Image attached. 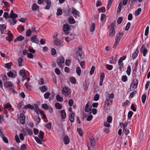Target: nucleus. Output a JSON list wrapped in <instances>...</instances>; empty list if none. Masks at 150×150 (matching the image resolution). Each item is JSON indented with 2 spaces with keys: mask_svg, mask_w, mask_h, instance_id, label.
Returning <instances> with one entry per match:
<instances>
[{
  "mask_svg": "<svg viewBox=\"0 0 150 150\" xmlns=\"http://www.w3.org/2000/svg\"><path fill=\"white\" fill-rule=\"evenodd\" d=\"M146 94H144L142 97V103L144 104L145 103V100L146 99Z\"/></svg>",
  "mask_w": 150,
  "mask_h": 150,
  "instance_id": "f704fd0d",
  "label": "nucleus"
},
{
  "mask_svg": "<svg viewBox=\"0 0 150 150\" xmlns=\"http://www.w3.org/2000/svg\"><path fill=\"white\" fill-rule=\"evenodd\" d=\"M141 9L140 8H138L137 10L135 11V15L136 16L139 15L140 13Z\"/></svg>",
  "mask_w": 150,
  "mask_h": 150,
  "instance_id": "a18cd8bd",
  "label": "nucleus"
},
{
  "mask_svg": "<svg viewBox=\"0 0 150 150\" xmlns=\"http://www.w3.org/2000/svg\"><path fill=\"white\" fill-rule=\"evenodd\" d=\"M122 2L120 1L119 3L118 6V7L117 12V13H120L122 9Z\"/></svg>",
  "mask_w": 150,
  "mask_h": 150,
  "instance_id": "e433bc0d",
  "label": "nucleus"
},
{
  "mask_svg": "<svg viewBox=\"0 0 150 150\" xmlns=\"http://www.w3.org/2000/svg\"><path fill=\"white\" fill-rule=\"evenodd\" d=\"M39 8V6L35 4H33L32 5V9L33 11H36L38 10Z\"/></svg>",
  "mask_w": 150,
  "mask_h": 150,
  "instance_id": "bb28decb",
  "label": "nucleus"
},
{
  "mask_svg": "<svg viewBox=\"0 0 150 150\" xmlns=\"http://www.w3.org/2000/svg\"><path fill=\"white\" fill-rule=\"evenodd\" d=\"M24 39V37L22 36H19L17 38V41H20Z\"/></svg>",
  "mask_w": 150,
  "mask_h": 150,
  "instance_id": "69168bd1",
  "label": "nucleus"
},
{
  "mask_svg": "<svg viewBox=\"0 0 150 150\" xmlns=\"http://www.w3.org/2000/svg\"><path fill=\"white\" fill-rule=\"evenodd\" d=\"M123 132H124L126 135H128L129 133V130L127 129H123Z\"/></svg>",
  "mask_w": 150,
  "mask_h": 150,
  "instance_id": "de8ad7c7",
  "label": "nucleus"
},
{
  "mask_svg": "<svg viewBox=\"0 0 150 150\" xmlns=\"http://www.w3.org/2000/svg\"><path fill=\"white\" fill-rule=\"evenodd\" d=\"M12 83L11 82H5L4 84V86L5 87H9L12 84Z\"/></svg>",
  "mask_w": 150,
  "mask_h": 150,
  "instance_id": "a878e982",
  "label": "nucleus"
},
{
  "mask_svg": "<svg viewBox=\"0 0 150 150\" xmlns=\"http://www.w3.org/2000/svg\"><path fill=\"white\" fill-rule=\"evenodd\" d=\"M70 81L72 84H75L76 83L75 79L73 77H71L69 78Z\"/></svg>",
  "mask_w": 150,
  "mask_h": 150,
  "instance_id": "c9c22d12",
  "label": "nucleus"
},
{
  "mask_svg": "<svg viewBox=\"0 0 150 150\" xmlns=\"http://www.w3.org/2000/svg\"><path fill=\"white\" fill-rule=\"evenodd\" d=\"M115 29L114 28H111L109 35V37H112L115 35Z\"/></svg>",
  "mask_w": 150,
  "mask_h": 150,
  "instance_id": "dca6fc26",
  "label": "nucleus"
},
{
  "mask_svg": "<svg viewBox=\"0 0 150 150\" xmlns=\"http://www.w3.org/2000/svg\"><path fill=\"white\" fill-rule=\"evenodd\" d=\"M123 20L122 18L121 17H120L117 20V23L118 24H120L122 22Z\"/></svg>",
  "mask_w": 150,
  "mask_h": 150,
  "instance_id": "052dcab7",
  "label": "nucleus"
},
{
  "mask_svg": "<svg viewBox=\"0 0 150 150\" xmlns=\"http://www.w3.org/2000/svg\"><path fill=\"white\" fill-rule=\"evenodd\" d=\"M4 107L5 109H9L11 107V105L9 103H7V104H5L4 105Z\"/></svg>",
  "mask_w": 150,
  "mask_h": 150,
  "instance_id": "49530a36",
  "label": "nucleus"
},
{
  "mask_svg": "<svg viewBox=\"0 0 150 150\" xmlns=\"http://www.w3.org/2000/svg\"><path fill=\"white\" fill-rule=\"evenodd\" d=\"M54 44L57 46H59L61 44L60 40L57 38H56L54 40Z\"/></svg>",
  "mask_w": 150,
  "mask_h": 150,
  "instance_id": "b1692460",
  "label": "nucleus"
},
{
  "mask_svg": "<svg viewBox=\"0 0 150 150\" xmlns=\"http://www.w3.org/2000/svg\"><path fill=\"white\" fill-rule=\"evenodd\" d=\"M55 108L58 109H61L62 108V105L59 103H56L55 104Z\"/></svg>",
  "mask_w": 150,
  "mask_h": 150,
  "instance_id": "cd10ccee",
  "label": "nucleus"
},
{
  "mask_svg": "<svg viewBox=\"0 0 150 150\" xmlns=\"http://www.w3.org/2000/svg\"><path fill=\"white\" fill-rule=\"evenodd\" d=\"M4 17L6 19H7L10 18V15L8 12H4Z\"/></svg>",
  "mask_w": 150,
  "mask_h": 150,
  "instance_id": "c03bdc74",
  "label": "nucleus"
},
{
  "mask_svg": "<svg viewBox=\"0 0 150 150\" xmlns=\"http://www.w3.org/2000/svg\"><path fill=\"white\" fill-rule=\"evenodd\" d=\"M99 95L98 94H96L94 96L93 99L95 101H97L99 100Z\"/></svg>",
  "mask_w": 150,
  "mask_h": 150,
  "instance_id": "5fc2aeb1",
  "label": "nucleus"
},
{
  "mask_svg": "<svg viewBox=\"0 0 150 150\" xmlns=\"http://www.w3.org/2000/svg\"><path fill=\"white\" fill-rule=\"evenodd\" d=\"M141 52L143 53V55L145 56L147 52V50L145 47L142 46L140 49Z\"/></svg>",
  "mask_w": 150,
  "mask_h": 150,
  "instance_id": "9b49d317",
  "label": "nucleus"
},
{
  "mask_svg": "<svg viewBox=\"0 0 150 150\" xmlns=\"http://www.w3.org/2000/svg\"><path fill=\"white\" fill-rule=\"evenodd\" d=\"M42 107L45 110H47L49 109V107L48 105L46 103H44L42 104Z\"/></svg>",
  "mask_w": 150,
  "mask_h": 150,
  "instance_id": "8fccbe9b",
  "label": "nucleus"
},
{
  "mask_svg": "<svg viewBox=\"0 0 150 150\" xmlns=\"http://www.w3.org/2000/svg\"><path fill=\"white\" fill-rule=\"evenodd\" d=\"M63 30L65 33L68 34L69 33L70 28L68 24H65L63 25Z\"/></svg>",
  "mask_w": 150,
  "mask_h": 150,
  "instance_id": "39448f33",
  "label": "nucleus"
},
{
  "mask_svg": "<svg viewBox=\"0 0 150 150\" xmlns=\"http://www.w3.org/2000/svg\"><path fill=\"white\" fill-rule=\"evenodd\" d=\"M31 40L32 42L36 43H38V41L37 40V39L36 38V35L31 37Z\"/></svg>",
  "mask_w": 150,
  "mask_h": 150,
  "instance_id": "5701e85b",
  "label": "nucleus"
},
{
  "mask_svg": "<svg viewBox=\"0 0 150 150\" xmlns=\"http://www.w3.org/2000/svg\"><path fill=\"white\" fill-rule=\"evenodd\" d=\"M26 149V145L25 144H22L21 147V150H25Z\"/></svg>",
  "mask_w": 150,
  "mask_h": 150,
  "instance_id": "774afa93",
  "label": "nucleus"
},
{
  "mask_svg": "<svg viewBox=\"0 0 150 150\" xmlns=\"http://www.w3.org/2000/svg\"><path fill=\"white\" fill-rule=\"evenodd\" d=\"M90 142L92 146H95V145L96 142L94 138L92 137L90 138Z\"/></svg>",
  "mask_w": 150,
  "mask_h": 150,
  "instance_id": "7c9ffc66",
  "label": "nucleus"
},
{
  "mask_svg": "<svg viewBox=\"0 0 150 150\" xmlns=\"http://www.w3.org/2000/svg\"><path fill=\"white\" fill-rule=\"evenodd\" d=\"M41 91L42 92H44L47 90V87L45 86H43L41 87L40 88Z\"/></svg>",
  "mask_w": 150,
  "mask_h": 150,
  "instance_id": "c85d7f7f",
  "label": "nucleus"
},
{
  "mask_svg": "<svg viewBox=\"0 0 150 150\" xmlns=\"http://www.w3.org/2000/svg\"><path fill=\"white\" fill-rule=\"evenodd\" d=\"M23 59L21 57L18 59V64L19 66L20 67H21L23 66L21 64V63L23 61Z\"/></svg>",
  "mask_w": 150,
  "mask_h": 150,
  "instance_id": "09e8293b",
  "label": "nucleus"
},
{
  "mask_svg": "<svg viewBox=\"0 0 150 150\" xmlns=\"http://www.w3.org/2000/svg\"><path fill=\"white\" fill-rule=\"evenodd\" d=\"M114 97V94L113 93L109 94L108 95V97L106 98V100L110 101V104H112V100H111V99H112Z\"/></svg>",
  "mask_w": 150,
  "mask_h": 150,
  "instance_id": "1a4fd4ad",
  "label": "nucleus"
},
{
  "mask_svg": "<svg viewBox=\"0 0 150 150\" xmlns=\"http://www.w3.org/2000/svg\"><path fill=\"white\" fill-rule=\"evenodd\" d=\"M120 60H119L118 61V64L119 66V69L120 71H122L124 68L123 63L120 61Z\"/></svg>",
  "mask_w": 150,
  "mask_h": 150,
  "instance_id": "2eb2a0df",
  "label": "nucleus"
},
{
  "mask_svg": "<svg viewBox=\"0 0 150 150\" xmlns=\"http://www.w3.org/2000/svg\"><path fill=\"white\" fill-rule=\"evenodd\" d=\"M137 92V91H134L132 92L130 95L129 96L131 98H133L134 96V95Z\"/></svg>",
  "mask_w": 150,
  "mask_h": 150,
  "instance_id": "338daca9",
  "label": "nucleus"
},
{
  "mask_svg": "<svg viewBox=\"0 0 150 150\" xmlns=\"http://www.w3.org/2000/svg\"><path fill=\"white\" fill-rule=\"evenodd\" d=\"M44 133L42 131H40L39 134V137L40 139H42L44 137Z\"/></svg>",
  "mask_w": 150,
  "mask_h": 150,
  "instance_id": "37998d69",
  "label": "nucleus"
},
{
  "mask_svg": "<svg viewBox=\"0 0 150 150\" xmlns=\"http://www.w3.org/2000/svg\"><path fill=\"white\" fill-rule=\"evenodd\" d=\"M10 15V18H12L14 19L18 17V15L17 14L13 13V10H11V11Z\"/></svg>",
  "mask_w": 150,
  "mask_h": 150,
  "instance_id": "6ab92c4d",
  "label": "nucleus"
},
{
  "mask_svg": "<svg viewBox=\"0 0 150 150\" xmlns=\"http://www.w3.org/2000/svg\"><path fill=\"white\" fill-rule=\"evenodd\" d=\"M123 35V34L122 33L120 32L117 34L115 38V42L113 45V48H116L121 38H122Z\"/></svg>",
  "mask_w": 150,
  "mask_h": 150,
  "instance_id": "7ed1b4c3",
  "label": "nucleus"
},
{
  "mask_svg": "<svg viewBox=\"0 0 150 150\" xmlns=\"http://www.w3.org/2000/svg\"><path fill=\"white\" fill-rule=\"evenodd\" d=\"M105 77L104 73L103 72L100 75V81L99 83V85L101 86L103 84V80Z\"/></svg>",
  "mask_w": 150,
  "mask_h": 150,
  "instance_id": "4468645a",
  "label": "nucleus"
},
{
  "mask_svg": "<svg viewBox=\"0 0 150 150\" xmlns=\"http://www.w3.org/2000/svg\"><path fill=\"white\" fill-rule=\"evenodd\" d=\"M77 131L80 136L83 135L82 131L81 128H77Z\"/></svg>",
  "mask_w": 150,
  "mask_h": 150,
  "instance_id": "bf43d9fd",
  "label": "nucleus"
},
{
  "mask_svg": "<svg viewBox=\"0 0 150 150\" xmlns=\"http://www.w3.org/2000/svg\"><path fill=\"white\" fill-rule=\"evenodd\" d=\"M62 92L66 97L69 98L71 96V89L67 86H65L62 88Z\"/></svg>",
  "mask_w": 150,
  "mask_h": 150,
  "instance_id": "f03ea898",
  "label": "nucleus"
},
{
  "mask_svg": "<svg viewBox=\"0 0 150 150\" xmlns=\"http://www.w3.org/2000/svg\"><path fill=\"white\" fill-rule=\"evenodd\" d=\"M56 99L59 102H62L63 101L62 97L60 96L59 95H57L56 96Z\"/></svg>",
  "mask_w": 150,
  "mask_h": 150,
  "instance_id": "473e14b6",
  "label": "nucleus"
},
{
  "mask_svg": "<svg viewBox=\"0 0 150 150\" xmlns=\"http://www.w3.org/2000/svg\"><path fill=\"white\" fill-rule=\"evenodd\" d=\"M20 120L21 123L22 124H24L25 123V116L23 114H21Z\"/></svg>",
  "mask_w": 150,
  "mask_h": 150,
  "instance_id": "ddd939ff",
  "label": "nucleus"
},
{
  "mask_svg": "<svg viewBox=\"0 0 150 150\" xmlns=\"http://www.w3.org/2000/svg\"><path fill=\"white\" fill-rule=\"evenodd\" d=\"M69 23L71 24H74L75 23V21L72 16H70L68 19Z\"/></svg>",
  "mask_w": 150,
  "mask_h": 150,
  "instance_id": "412c9836",
  "label": "nucleus"
},
{
  "mask_svg": "<svg viewBox=\"0 0 150 150\" xmlns=\"http://www.w3.org/2000/svg\"><path fill=\"white\" fill-rule=\"evenodd\" d=\"M45 2L46 4L47 5L45 8L47 10L49 9L51 5L50 1V0H45Z\"/></svg>",
  "mask_w": 150,
  "mask_h": 150,
  "instance_id": "9d476101",
  "label": "nucleus"
},
{
  "mask_svg": "<svg viewBox=\"0 0 150 150\" xmlns=\"http://www.w3.org/2000/svg\"><path fill=\"white\" fill-rule=\"evenodd\" d=\"M8 21L11 24L13 25H14L16 23V21L15 19L13 18L9 19Z\"/></svg>",
  "mask_w": 150,
  "mask_h": 150,
  "instance_id": "c756f323",
  "label": "nucleus"
},
{
  "mask_svg": "<svg viewBox=\"0 0 150 150\" xmlns=\"http://www.w3.org/2000/svg\"><path fill=\"white\" fill-rule=\"evenodd\" d=\"M61 118L62 119H65L66 117V114L64 110H62L60 111Z\"/></svg>",
  "mask_w": 150,
  "mask_h": 150,
  "instance_id": "f3484780",
  "label": "nucleus"
},
{
  "mask_svg": "<svg viewBox=\"0 0 150 150\" xmlns=\"http://www.w3.org/2000/svg\"><path fill=\"white\" fill-rule=\"evenodd\" d=\"M62 10L61 8H58L57 9V14L58 16H60L62 14Z\"/></svg>",
  "mask_w": 150,
  "mask_h": 150,
  "instance_id": "a19ab883",
  "label": "nucleus"
},
{
  "mask_svg": "<svg viewBox=\"0 0 150 150\" xmlns=\"http://www.w3.org/2000/svg\"><path fill=\"white\" fill-rule=\"evenodd\" d=\"M75 115L74 113L69 114V119L70 121L73 122L74 121V116Z\"/></svg>",
  "mask_w": 150,
  "mask_h": 150,
  "instance_id": "aec40b11",
  "label": "nucleus"
},
{
  "mask_svg": "<svg viewBox=\"0 0 150 150\" xmlns=\"http://www.w3.org/2000/svg\"><path fill=\"white\" fill-rule=\"evenodd\" d=\"M131 67L130 66H128L127 67V71L126 73L127 74L129 75L130 74L131 72Z\"/></svg>",
  "mask_w": 150,
  "mask_h": 150,
  "instance_id": "6e6d98bb",
  "label": "nucleus"
},
{
  "mask_svg": "<svg viewBox=\"0 0 150 150\" xmlns=\"http://www.w3.org/2000/svg\"><path fill=\"white\" fill-rule=\"evenodd\" d=\"M56 51L54 48H52L51 50V54L53 55L54 56L56 54Z\"/></svg>",
  "mask_w": 150,
  "mask_h": 150,
  "instance_id": "4d7b16f0",
  "label": "nucleus"
},
{
  "mask_svg": "<svg viewBox=\"0 0 150 150\" xmlns=\"http://www.w3.org/2000/svg\"><path fill=\"white\" fill-rule=\"evenodd\" d=\"M122 80L123 82H126L127 80V77L126 76L124 75L122 77Z\"/></svg>",
  "mask_w": 150,
  "mask_h": 150,
  "instance_id": "0e129e2a",
  "label": "nucleus"
},
{
  "mask_svg": "<svg viewBox=\"0 0 150 150\" xmlns=\"http://www.w3.org/2000/svg\"><path fill=\"white\" fill-rule=\"evenodd\" d=\"M95 69V67L94 66H93L92 67L90 72V74L91 75H92L93 74Z\"/></svg>",
  "mask_w": 150,
  "mask_h": 150,
  "instance_id": "13d9d810",
  "label": "nucleus"
},
{
  "mask_svg": "<svg viewBox=\"0 0 150 150\" xmlns=\"http://www.w3.org/2000/svg\"><path fill=\"white\" fill-rule=\"evenodd\" d=\"M33 106L34 108L33 109H34L35 112L37 114H39L40 110L37 104H33Z\"/></svg>",
  "mask_w": 150,
  "mask_h": 150,
  "instance_id": "a211bd4d",
  "label": "nucleus"
},
{
  "mask_svg": "<svg viewBox=\"0 0 150 150\" xmlns=\"http://www.w3.org/2000/svg\"><path fill=\"white\" fill-rule=\"evenodd\" d=\"M7 75L9 77L15 78L17 76V73L16 72H13L10 71L7 73Z\"/></svg>",
  "mask_w": 150,
  "mask_h": 150,
  "instance_id": "6e6552de",
  "label": "nucleus"
},
{
  "mask_svg": "<svg viewBox=\"0 0 150 150\" xmlns=\"http://www.w3.org/2000/svg\"><path fill=\"white\" fill-rule=\"evenodd\" d=\"M64 59L63 57L61 56L59 57L57 59V63L59 66L60 67L62 66V64L64 63Z\"/></svg>",
  "mask_w": 150,
  "mask_h": 150,
  "instance_id": "20e7f679",
  "label": "nucleus"
},
{
  "mask_svg": "<svg viewBox=\"0 0 150 150\" xmlns=\"http://www.w3.org/2000/svg\"><path fill=\"white\" fill-rule=\"evenodd\" d=\"M139 52L138 50L137 49L135 52L133 53L132 54V57L134 59H135L137 57Z\"/></svg>",
  "mask_w": 150,
  "mask_h": 150,
  "instance_id": "72a5a7b5",
  "label": "nucleus"
},
{
  "mask_svg": "<svg viewBox=\"0 0 150 150\" xmlns=\"http://www.w3.org/2000/svg\"><path fill=\"white\" fill-rule=\"evenodd\" d=\"M112 120V118L111 116H108L107 117V122L109 123H111Z\"/></svg>",
  "mask_w": 150,
  "mask_h": 150,
  "instance_id": "680f3d73",
  "label": "nucleus"
},
{
  "mask_svg": "<svg viewBox=\"0 0 150 150\" xmlns=\"http://www.w3.org/2000/svg\"><path fill=\"white\" fill-rule=\"evenodd\" d=\"M72 13L73 14L77 15L79 16H80L79 12L75 9H74L72 11Z\"/></svg>",
  "mask_w": 150,
  "mask_h": 150,
  "instance_id": "2f4dec72",
  "label": "nucleus"
},
{
  "mask_svg": "<svg viewBox=\"0 0 150 150\" xmlns=\"http://www.w3.org/2000/svg\"><path fill=\"white\" fill-rule=\"evenodd\" d=\"M138 84V80L137 79H135L134 82L131 85V87L133 90L136 89L137 86Z\"/></svg>",
  "mask_w": 150,
  "mask_h": 150,
  "instance_id": "423d86ee",
  "label": "nucleus"
},
{
  "mask_svg": "<svg viewBox=\"0 0 150 150\" xmlns=\"http://www.w3.org/2000/svg\"><path fill=\"white\" fill-rule=\"evenodd\" d=\"M90 104L89 102H88L87 104H86L85 108V111L86 112H88L89 113H91V108H89V105Z\"/></svg>",
  "mask_w": 150,
  "mask_h": 150,
  "instance_id": "0eeeda50",
  "label": "nucleus"
},
{
  "mask_svg": "<svg viewBox=\"0 0 150 150\" xmlns=\"http://www.w3.org/2000/svg\"><path fill=\"white\" fill-rule=\"evenodd\" d=\"M64 141L65 144H68L69 142V139L67 135L65 136L64 138Z\"/></svg>",
  "mask_w": 150,
  "mask_h": 150,
  "instance_id": "393cba45",
  "label": "nucleus"
},
{
  "mask_svg": "<svg viewBox=\"0 0 150 150\" xmlns=\"http://www.w3.org/2000/svg\"><path fill=\"white\" fill-rule=\"evenodd\" d=\"M52 124V123L51 122H50L46 124L45 125V127L48 129H50L51 128Z\"/></svg>",
  "mask_w": 150,
  "mask_h": 150,
  "instance_id": "864d4df0",
  "label": "nucleus"
},
{
  "mask_svg": "<svg viewBox=\"0 0 150 150\" xmlns=\"http://www.w3.org/2000/svg\"><path fill=\"white\" fill-rule=\"evenodd\" d=\"M50 93L48 92H47L44 94V97L45 99H47L49 98Z\"/></svg>",
  "mask_w": 150,
  "mask_h": 150,
  "instance_id": "3c124183",
  "label": "nucleus"
},
{
  "mask_svg": "<svg viewBox=\"0 0 150 150\" xmlns=\"http://www.w3.org/2000/svg\"><path fill=\"white\" fill-rule=\"evenodd\" d=\"M110 106L104 105V109L105 112L107 113H108L110 110Z\"/></svg>",
  "mask_w": 150,
  "mask_h": 150,
  "instance_id": "4be33fe9",
  "label": "nucleus"
},
{
  "mask_svg": "<svg viewBox=\"0 0 150 150\" xmlns=\"http://www.w3.org/2000/svg\"><path fill=\"white\" fill-rule=\"evenodd\" d=\"M76 72L78 76H80L81 73V69L79 67H77L76 68Z\"/></svg>",
  "mask_w": 150,
  "mask_h": 150,
  "instance_id": "ea45409f",
  "label": "nucleus"
},
{
  "mask_svg": "<svg viewBox=\"0 0 150 150\" xmlns=\"http://www.w3.org/2000/svg\"><path fill=\"white\" fill-rule=\"evenodd\" d=\"M95 24L93 23L92 24V25L90 28V30L91 32H92L95 30Z\"/></svg>",
  "mask_w": 150,
  "mask_h": 150,
  "instance_id": "58836bf2",
  "label": "nucleus"
},
{
  "mask_svg": "<svg viewBox=\"0 0 150 150\" xmlns=\"http://www.w3.org/2000/svg\"><path fill=\"white\" fill-rule=\"evenodd\" d=\"M74 55L75 58L78 59V61L80 62V60L79 58V56L80 59H81L83 58V55L81 50L80 48H78V50L77 49H75L74 51Z\"/></svg>",
  "mask_w": 150,
  "mask_h": 150,
  "instance_id": "f257e3e1",
  "label": "nucleus"
},
{
  "mask_svg": "<svg viewBox=\"0 0 150 150\" xmlns=\"http://www.w3.org/2000/svg\"><path fill=\"white\" fill-rule=\"evenodd\" d=\"M12 64V63L11 62L6 64L4 65L5 67L7 69H10L11 68Z\"/></svg>",
  "mask_w": 150,
  "mask_h": 150,
  "instance_id": "79ce46f5",
  "label": "nucleus"
},
{
  "mask_svg": "<svg viewBox=\"0 0 150 150\" xmlns=\"http://www.w3.org/2000/svg\"><path fill=\"white\" fill-rule=\"evenodd\" d=\"M79 63L82 68L83 69H84L85 66L84 62L82 61V62H80Z\"/></svg>",
  "mask_w": 150,
  "mask_h": 150,
  "instance_id": "e2e57ef3",
  "label": "nucleus"
},
{
  "mask_svg": "<svg viewBox=\"0 0 150 150\" xmlns=\"http://www.w3.org/2000/svg\"><path fill=\"white\" fill-rule=\"evenodd\" d=\"M6 28V25L5 24L0 25V30L1 33L2 34H5L4 31Z\"/></svg>",
  "mask_w": 150,
  "mask_h": 150,
  "instance_id": "f8f14e48",
  "label": "nucleus"
},
{
  "mask_svg": "<svg viewBox=\"0 0 150 150\" xmlns=\"http://www.w3.org/2000/svg\"><path fill=\"white\" fill-rule=\"evenodd\" d=\"M35 139L36 142L40 144H42V142L41 139L37 137H35Z\"/></svg>",
  "mask_w": 150,
  "mask_h": 150,
  "instance_id": "4c0bfd02",
  "label": "nucleus"
},
{
  "mask_svg": "<svg viewBox=\"0 0 150 150\" xmlns=\"http://www.w3.org/2000/svg\"><path fill=\"white\" fill-rule=\"evenodd\" d=\"M106 67L107 69L109 70H111L113 68L112 65H110L108 64H106Z\"/></svg>",
  "mask_w": 150,
  "mask_h": 150,
  "instance_id": "603ef678",
  "label": "nucleus"
}]
</instances>
